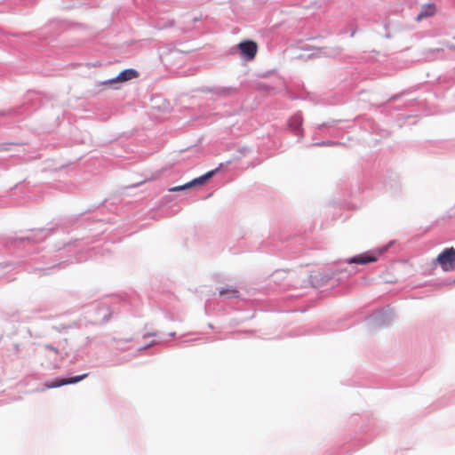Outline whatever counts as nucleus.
Masks as SVG:
<instances>
[{"mask_svg": "<svg viewBox=\"0 0 455 455\" xmlns=\"http://www.w3.org/2000/svg\"><path fill=\"white\" fill-rule=\"evenodd\" d=\"M53 232L52 228H41L36 230H31L29 235L26 236L16 237L14 243H24L32 246L34 243L43 242L47 236Z\"/></svg>", "mask_w": 455, "mask_h": 455, "instance_id": "obj_5", "label": "nucleus"}, {"mask_svg": "<svg viewBox=\"0 0 455 455\" xmlns=\"http://www.w3.org/2000/svg\"><path fill=\"white\" fill-rule=\"evenodd\" d=\"M338 123L336 120H331L328 122H324L323 124H317L315 126L316 130L322 134L325 132V129L331 128L335 126V124Z\"/></svg>", "mask_w": 455, "mask_h": 455, "instance_id": "obj_15", "label": "nucleus"}, {"mask_svg": "<svg viewBox=\"0 0 455 455\" xmlns=\"http://www.w3.org/2000/svg\"><path fill=\"white\" fill-rule=\"evenodd\" d=\"M223 164H220V165L212 170V171H209L207 172L206 173L201 175L200 177H197V178H195L192 180V184H194V186H201V185H204L205 184L208 180H210L217 172H219L220 171V169L222 168Z\"/></svg>", "mask_w": 455, "mask_h": 455, "instance_id": "obj_11", "label": "nucleus"}, {"mask_svg": "<svg viewBox=\"0 0 455 455\" xmlns=\"http://www.w3.org/2000/svg\"><path fill=\"white\" fill-rule=\"evenodd\" d=\"M71 326L64 323L53 325L52 329L58 332H66Z\"/></svg>", "mask_w": 455, "mask_h": 455, "instance_id": "obj_17", "label": "nucleus"}, {"mask_svg": "<svg viewBox=\"0 0 455 455\" xmlns=\"http://www.w3.org/2000/svg\"><path fill=\"white\" fill-rule=\"evenodd\" d=\"M354 35H355V31H352L351 32V36H354Z\"/></svg>", "mask_w": 455, "mask_h": 455, "instance_id": "obj_29", "label": "nucleus"}, {"mask_svg": "<svg viewBox=\"0 0 455 455\" xmlns=\"http://www.w3.org/2000/svg\"><path fill=\"white\" fill-rule=\"evenodd\" d=\"M303 116L301 112H297L289 119V127L293 132L294 135L299 137L298 141L303 137L304 132L302 129Z\"/></svg>", "mask_w": 455, "mask_h": 455, "instance_id": "obj_9", "label": "nucleus"}, {"mask_svg": "<svg viewBox=\"0 0 455 455\" xmlns=\"http://www.w3.org/2000/svg\"><path fill=\"white\" fill-rule=\"evenodd\" d=\"M336 145H339V142L337 141H334V140H321V141H316V142H314L312 144H310L309 146H317V147H332V146H336Z\"/></svg>", "mask_w": 455, "mask_h": 455, "instance_id": "obj_16", "label": "nucleus"}, {"mask_svg": "<svg viewBox=\"0 0 455 455\" xmlns=\"http://www.w3.org/2000/svg\"><path fill=\"white\" fill-rule=\"evenodd\" d=\"M258 52L257 44L250 39L243 40L234 46L230 53L235 54L238 52L241 60L245 61H251L254 60L256 53Z\"/></svg>", "mask_w": 455, "mask_h": 455, "instance_id": "obj_4", "label": "nucleus"}, {"mask_svg": "<svg viewBox=\"0 0 455 455\" xmlns=\"http://www.w3.org/2000/svg\"><path fill=\"white\" fill-rule=\"evenodd\" d=\"M61 259L60 255H56L54 259H50L49 256L46 254H43L39 257H35L31 259V261L34 262L33 267L30 271L35 273H38L40 275H44L49 274V270L52 268H62L67 266V262L73 263L74 260L69 259L68 260L59 261Z\"/></svg>", "mask_w": 455, "mask_h": 455, "instance_id": "obj_2", "label": "nucleus"}, {"mask_svg": "<svg viewBox=\"0 0 455 455\" xmlns=\"http://www.w3.org/2000/svg\"><path fill=\"white\" fill-rule=\"evenodd\" d=\"M400 96H401V94H395L389 100H395L398 99Z\"/></svg>", "mask_w": 455, "mask_h": 455, "instance_id": "obj_24", "label": "nucleus"}, {"mask_svg": "<svg viewBox=\"0 0 455 455\" xmlns=\"http://www.w3.org/2000/svg\"><path fill=\"white\" fill-rule=\"evenodd\" d=\"M395 243L394 240L389 241L387 244L373 251L347 258L343 262H338L333 267L310 275L308 276V283L315 288H320L327 284L333 286L336 283L356 273V269L352 266L353 264L365 265L377 261L378 258L386 252Z\"/></svg>", "mask_w": 455, "mask_h": 455, "instance_id": "obj_1", "label": "nucleus"}, {"mask_svg": "<svg viewBox=\"0 0 455 455\" xmlns=\"http://www.w3.org/2000/svg\"><path fill=\"white\" fill-rule=\"evenodd\" d=\"M219 293L220 297L225 299H234L238 297V291L233 286H228L226 288H220Z\"/></svg>", "mask_w": 455, "mask_h": 455, "instance_id": "obj_13", "label": "nucleus"}, {"mask_svg": "<svg viewBox=\"0 0 455 455\" xmlns=\"http://www.w3.org/2000/svg\"><path fill=\"white\" fill-rule=\"evenodd\" d=\"M320 135H321V133H320V132L316 130V128L315 127V131H314V133H313V136H312V140H316V138H317L318 136H320Z\"/></svg>", "mask_w": 455, "mask_h": 455, "instance_id": "obj_23", "label": "nucleus"}, {"mask_svg": "<svg viewBox=\"0 0 455 455\" xmlns=\"http://www.w3.org/2000/svg\"><path fill=\"white\" fill-rule=\"evenodd\" d=\"M69 246H70V244H69V243H68V244H66V245H64V246H63V249H66V248H68V247H69Z\"/></svg>", "mask_w": 455, "mask_h": 455, "instance_id": "obj_27", "label": "nucleus"}, {"mask_svg": "<svg viewBox=\"0 0 455 455\" xmlns=\"http://www.w3.org/2000/svg\"><path fill=\"white\" fill-rule=\"evenodd\" d=\"M395 318L393 308L387 306L380 308L365 318V324L369 330L387 327Z\"/></svg>", "mask_w": 455, "mask_h": 455, "instance_id": "obj_3", "label": "nucleus"}, {"mask_svg": "<svg viewBox=\"0 0 455 455\" xmlns=\"http://www.w3.org/2000/svg\"><path fill=\"white\" fill-rule=\"evenodd\" d=\"M159 342H160V341H157V340L154 339V340L150 341L149 343H148V344H146V345H144V346L140 347L139 348V350H140V351L146 350V349H148V347H152V346H154V345H156V344H158Z\"/></svg>", "mask_w": 455, "mask_h": 455, "instance_id": "obj_18", "label": "nucleus"}, {"mask_svg": "<svg viewBox=\"0 0 455 455\" xmlns=\"http://www.w3.org/2000/svg\"><path fill=\"white\" fill-rule=\"evenodd\" d=\"M453 283H455V279H454Z\"/></svg>", "mask_w": 455, "mask_h": 455, "instance_id": "obj_31", "label": "nucleus"}, {"mask_svg": "<svg viewBox=\"0 0 455 455\" xmlns=\"http://www.w3.org/2000/svg\"><path fill=\"white\" fill-rule=\"evenodd\" d=\"M44 347L47 350L53 352L54 354H59V349L51 344H45Z\"/></svg>", "mask_w": 455, "mask_h": 455, "instance_id": "obj_19", "label": "nucleus"}, {"mask_svg": "<svg viewBox=\"0 0 455 455\" xmlns=\"http://www.w3.org/2000/svg\"><path fill=\"white\" fill-rule=\"evenodd\" d=\"M119 84H120V82H119V80H116V76L115 77L108 78V79H106V80L101 81V82H98L97 86L98 87H100V86H112L115 89H118L119 88V85H118Z\"/></svg>", "mask_w": 455, "mask_h": 455, "instance_id": "obj_14", "label": "nucleus"}, {"mask_svg": "<svg viewBox=\"0 0 455 455\" xmlns=\"http://www.w3.org/2000/svg\"><path fill=\"white\" fill-rule=\"evenodd\" d=\"M2 148H3L4 150L7 149V148H5V146H4V145L2 146Z\"/></svg>", "mask_w": 455, "mask_h": 455, "instance_id": "obj_28", "label": "nucleus"}, {"mask_svg": "<svg viewBox=\"0 0 455 455\" xmlns=\"http://www.w3.org/2000/svg\"><path fill=\"white\" fill-rule=\"evenodd\" d=\"M131 340H132V338L125 339H120V340H118V341H119V342L127 343V342H130Z\"/></svg>", "mask_w": 455, "mask_h": 455, "instance_id": "obj_25", "label": "nucleus"}, {"mask_svg": "<svg viewBox=\"0 0 455 455\" xmlns=\"http://www.w3.org/2000/svg\"><path fill=\"white\" fill-rule=\"evenodd\" d=\"M87 376H88V374L84 373L82 375H76V376L68 377V378H57L51 382H47L45 384V387L47 388H56V387H62L64 385L76 384V383L84 379Z\"/></svg>", "mask_w": 455, "mask_h": 455, "instance_id": "obj_8", "label": "nucleus"}, {"mask_svg": "<svg viewBox=\"0 0 455 455\" xmlns=\"http://www.w3.org/2000/svg\"><path fill=\"white\" fill-rule=\"evenodd\" d=\"M139 73L134 68H126L122 70L117 76L116 80H119L120 84L127 82L138 76Z\"/></svg>", "mask_w": 455, "mask_h": 455, "instance_id": "obj_12", "label": "nucleus"}, {"mask_svg": "<svg viewBox=\"0 0 455 455\" xmlns=\"http://www.w3.org/2000/svg\"><path fill=\"white\" fill-rule=\"evenodd\" d=\"M443 271L450 272L455 269V248L449 247L442 251L435 260Z\"/></svg>", "mask_w": 455, "mask_h": 455, "instance_id": "obj_6", "label": "nucleus"}, {"mask_svg": "<svg viewBox=\"0 0 455 455\" xmlns=\"http://www.w3.org/2000/svg\"><path fill=\"white\" fill-rule=\"evenodd\" d=\"M454 39H455V36H454Z\"/></svg>", "mask_w": 455, "mask_h": 455, "instance_id": "obj_32", "label": "nucleus"}, {"mask_svg": "<svg viewBox=\"0 0 455 455\" xmlns=\"http://www.w3.org/2000/svg\"><path fill=\"white\" fill-rule=\"evenodd\" d=\"M169 190L171 192H178V191L184 190V188H180V186H177V187H173V188H170Z\"/></svg>", "mask_w": 455, "mask_h": 455, "instance_id": "obj_22", "label": "nucleus"}, {"mask_svg": "<svg viewBox=\"0 0 455 455\" xmlns=\"http://www.w3.org/2000/svg\"><path fill=\"white\" fill-rule=\"evenodd\" d=\"M168 335H169V337L174 338L176 336V332L172 331Z\"/></svg>", "mask_w": 455, "mask_h": 455, "instance_id": "obj_26", "label": "nucleus"}, {"mask_svg": "<svg viewBox=\"0 0 455 455\" xmlns=\"http://www.w3.org/2000/svg\"><path fill=\"white\" fill-rule=\"evenodd\" d=\"M192 187H195L194 184H192V180L185 183L184 185H181L180 188H184V189L190 188Z\"/></svg>", "mask_w": 455, "mask_h": 455, "instance_id": "obj_21", "label": "nucleus"}, {"mask_svg": "<svg viewBox=\"0 0 455 455\" xmlns=\"http://www.w3.org/2000/svg\"><path fill=\"white\" fill-rule=\"evenodd\" d=\"M197 20H199V19H198V18H195V19H194V21H197Z\"/></svg>", "mask_w": 455, "mask_h": 455, "instance_id": "obj_30", "label": "nucleus"}, {"mask_svg": "<svg viewBox=\"0 0 455 455\" xmlns=\"http://www.w3.org/2000/svg\"><path fill=\"white\" fill-rule=\"evenodd\" d=\"M158 335H159V334H158L157 332H148V333H145V334L143 335V338H144V339H148V337H151V336H152V337H158Z\"/></svg>", "mask_w": 455, "mask_h": 455, "instance_id": "obj_20", "label": "nucleus"}, {"mask_svg": "<svg viewBox=\"0 0 455 455\" xmlns=\"http://www.w3.org/2000/svg\"><path fill=\"white\" fill-rule=\"evenodd\" d=\"M202 91L222 98L233 97L238 92V89L233 86L204 87Z\"/></svg>", "mask_w": 455, "mask_h": 455, "instance_id": "obj_7", "label": "nucleus"}, {"mask_svg": "<svg viewBox=\"0 0 455 455\" xmlns=\"http://www.w3.org/2000/svg\"><path fill=\"white\" fill-rule=\"evenodd\" d=\"M435 12H436V8L434 4H431V3L425 4L421 6L420 11L416 17V20L420 21L424 19L432 17L435 15Z\"/></svg>", "mask_w": 455, "mask_h": 455, "instance_id": "obj_10", "label": "nucleus"}]
</instances>
